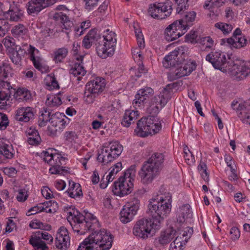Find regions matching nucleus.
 <instances>
[{
    "mask_svg": "<svg viewBox=\"0 0 250 250\" xmlns=\"http://www.w3.org/2000/svg\"><path fill=\"white\" fill-rule=\"evenodd\" d=\"M67 220L73 230L80 235L87 231H95L100 227L98 219L93 214L85 212L83 215L78 210L72 209L67 213Z\"/></svg>",
    "mask_w": 250,
    "mask_h": 250,
    "instance_id": "f257e3e1",
    "label": "nucleus"
},
{
    "mask_svg": "<svg viewBox=\"0 0 250 250\" xmlns=\"http://www.w3.org/2000/svg\"><path fill=\"white\" fill-rule=\"evenodd\" d=\"M112 243L111 235L106 230L95 231L80 244L77 250H109Z\"/></svg>",
    "mask_w": 250,
    "mask_h": 250,
    "instance_id": "f03ea898",
    "label": "nucleus"
},
{
    "mask_svg": "<svg viewBox=\"0 0 250 250\" xmlns=\"http://www.w3.org/2000/svg\"><path fill=\"white\" fill-rule=\"evenodd\" d=\"M171 196L169 194L157 199L152 198L149 201L148 208L152 215L151 219L153 221H159L160 227L164 218H166L171 211Z\"/></svg>",
    "mask_w": 250,
    "mask_h": 250,
    "instance_id": "7ed1b4c3",
    "label": "nucleus"
},
{
    "mask_svg": "<svg viewBox=\"0 0 250 250\" xmlns=\"http://www.w3.org/2000/svg\"><path fill=\"white\" fill-rule=\"evenodd\" d=\"M116 44V33L109 29L104 30L96 46L97 55L102 59L112 56L114 54Z\"/></svg>",
    "mask_w": 250,
    "mask_h": 250,
    "instance_id": "20e7f679",
    "label": "nucleus"
},
{
    "mask_svg": "<svg viewBox=\"0 0 250 250\" xmlns=\"http://www.w3.org/2000/svg\"><path fill=\"white\" fill-rule=\"evenodd\" d=\"M161 229L160 223L151 218H142L136 222L133 229V234L136 237L146 240Z\"/></svg>",
    "mask_w": 250,
    "mask_h": 250,
    "instance_id": "39448f33",
    "label": "nucleus"
},
{
    "mask_svg": "<svg viewBox=\"0 0 250 250\" xmlns=\"http://www.w3.org/2000/svg\"><path fill=\"white\" fill-rule=\"evenodd\" d=\"M135 175V167L131 166L125 172L124 176L120 177L118 181L114 183L113 189L114 194L123 197L129 194L133 188Z\"/></svg>",
    "mask_w": 250,
    "mask_h": 250,
    "instance_id": "423d86ee",
    "label": "nucleus"
},
{
    "mask_svg": "<svg viewBox=\"0 0 250 250\" xmlns=\"http://www.w3.org/2000/svg\"><path fill=\"white\" fill-rule=\"evenodd\" d=\"M135 131L137 136L146 137L153 135L160 132L162 125L161 121L156 117L150 116L147 118H142L137 123Z\"/></svg>",
    "mask_w": 250,
    "mask_h": 250,
    "instance_id": "0eeeda50",
    "label": "nucleus"
},
{
    "mask_svg": "<svg viewBox=\"0 0 250 250\" xmlns=\"http://www.w3.org/2000/svg\"><path fill=\"white\" fill-rule=\"evenodd\" d=\"M43 160L48 163L50 167L49 172L51 174L64 175L67 170L62 165L65 161V158L59 153L53 152L52 150L43 151L42 153Z\"/></svg>",
    "mask_w": 250,
    "mask_h": 250,
    "instance_id": "6e6552de",
    "label": "nucleus"
},
{
    "mask_svg": "<svg viewBox=\"0 0 250 250\" xmlns=\"http://www.w3.org/2000/svg\"><path fill=\"white\" fill-rule=\"evenodd\" d=\"M172 11L171 2L167 0L164 2H156L149 4L148 13L154 19L163 20L169 17Z\"/></svg>",
    "mask_w": 250,
    "mask_h": 250,
    "instance_id": "1a4fd4ad",
    "label": "nucleus"
},
{
    "mask_svg": "<svg viewBox=\"0 0 250 250\" xmlns=\"http://www.w3.org/2000/svg\"><path fill=\"white\" fill-rule=\"evenodd\" d=\"M140 207V201L133 198L128 201L123 206L120 213V219L124 223L132 221L137 214Z\"/></svg>",
    "mask_w": 250,
    "mask_h": 250,
    "instance_id": "9d476101",
    "label": "nucleus"
},
{
    "mask_svg": "<svg viewBox=\"0 0 250 250\" xmlns=\"http://www.w3.org/2000/svg\"><path fill=\"white\" fill-rule=\"evenodd\" d=\"M185 51V48L181 46L169 52L164 58L162 62L163 66L165 68H169L181 64L184 62L186 56Z\"/></svg>",
    "mask_w": 250,
    "mask_h": 250,
    "instance_id": "9b49d317",
    "label": "nucleus"
},
{
    "mask_svg": "<svg viewBox=\"0 0 250 250\" xmlns=\"http://www.w3.org/2000/svg\"><path fill=\"white\" fill-rule=\"evenodd\" d=\"M42 239L46 241L48 244H52L53 241V237L48 232L38 230L32 235L29 242L36 250H48V247Z\"/></svg>",
    "mask_w": 250,
    "mask_h": 250,
    "instance_id": "f8f14e48",
    "label": "nucleus"
},
{
    "mask_svg": "<svg viewBox=\"0 0 250 250\" xmlns=\"http://www.w3.org/2000/svg\"><path fill=\"white\" fill-rule=\"evenodd\" d=\"M230 75L238 79H243L250 74V61L237 60L229 68Z\"/></svg>",
    "mask_w": 250,
    "mask_h": 250,
    "instance_id": "ddd939ff",
    "label": "nucleus"
},
{
    "mask_svg": "<svg viewBox=\"0 0 250 250\" xmlns=\"http://www.w3.org/2000/svg\"><path fill=\"white\" fill-rule=\"evenodd\" d=\"M182 229V230H179V234L170 244L169 250H183L184 246L192 234L193 230L192 228L183 227Z\"/></svg>",
    "mask_w": 250,
    "mask_h": 250,
    "instance_id": "4468645a",
    "label": "nucleus"
},
{
    "mask_svg": "<svg viewBox=\"0 0 250 250\" xmlns=\"http://www.w3.org/2000/svg\"><path fill=\"white\" fill-rule=\"evenodd\" d=\"M206 60L210 62L215 69L221 70L229 71V68L231 66V64L228 65L226 54L221 51H215L208 54L206 56Z\"/></svg>",
    "mask_w": 250,
    "mask_h": 250,
    "instance_id": "2eb2a0df",
    "label": "nucleus"
},
{
    "mask_svg": "<svg viewBox=\"0 0 250 250\" xmlns=\"http://www.w3.org/2000/svg\"><path fill=\"white\" fill-rule=\"evenodd\" d=\"M175 70L168 74V78L170 81H173L185 76H188L195 69L196 63L194 62L188 61L187 62L174 66Z\"/></svg>",
    "mask_w": 250,
    "mask_h": 250,
    "instance_id": "dca6fc26",
    "label": "nucleus"
},
{
    "mask_svg": "<svg viewBox=\"0 0 250 250\" xmlns=\"http://www.w3.org/2000/svg\"><path fill=\"white\" fill-rule=\"evenodd\" d=\"M231 106L236 111L241 121L245 124L250 125V103L247 102H239L233 100Z\"/></svg>",
    "mask_w": 250,
    "mask_h": 250,
    "instance_id": "f3484780",
    "label": "nucleus"
},
{
    "mask_svg": "<svg viewBox=\"0 0 250 250\" xmlns=\"http://www.w3.org/2000/svg\"><path fill=\"white\" fill-rule=\"evenodd\" d=\"M13 4L10 5L9 10L7 11H4L3 7H1L0 15H2L7 20L11 21H18L21 20L23 17V11L20 8V5L18 4L21 3V0H14Z\"/></svg>",
    "mask_w": 250,
    "mask_h": 250,
    "instance_id": "a211bd4d",
    "label": "nucleus"
},
{
    "mask_svg": "<svg viewBox=\"0 0 250 250\" xmlns=\"http://www.w3.org/2000/svg\"><path fill=\"white\" fill-rule=\"evenodd\" d=\"M184 26L177 21H174L172 23L169 25L165 30V36L166 39L169 42L174 41L182 35L187 31Z\"/></svg>",
    "mask_w": 250,
    "mask_h": 250,
    "instance_id": "6ab92c4d",
    "label": "nucleus"
},
{
    "mask_svg": "<svg viewBox=\"0 0 250 250\" xmlns=\"http://www.w3.org/2000/svg\"><path fill=\"white\" fill-rule=\"evenodd\" d=\"M159 172L149 164L144 163L138 174L141 182L145 185H148L154 180L159 175Z\"/></svg>",
    "mask_w": 250,
    "mask_h": 250,
    "instance_id": "aec40b11",
    "label": "nucleus"
},
{
    "mask_svg": "<svg viewBox=\"0 0 250 250\" xmlns=\"http://www.w3.org/2000/svg\"><path fill=\"white\" fill-rule=\"evenodd\" d=\"M135 36L137 40V47H133L132 49V56L134 61L140 63L144 57L142 55L143 51L145 47V43L144 36L140 30H135Z\"/></svg>",
    "mask_w": 250,
    "mask_h": 250,
    "instance_id": "412c9836",
    "label": "nucleus"
},
{
    "mask_svg": "<svg viewBox=\"0 0 250 250\" xmlns=\"http://www.w3.org/2000/svg\"><path fill=\"white\" fill-rule=\"evenodd\" d=\"M58 208V204L56 202L46 201L30 208L26 212V215L30 216L41 212L53 213L56 212Z\"/></svg>",
    "mask_w": 250,
    "mask_h": 250,
    "instance_id": "4be33fe9",
    "label": "nucleus"
},
{
    "mask_svg": "<svg viewBox=\"0 0 250 250\" xmlns=\"http://www.w3.org/2000/svg\"><path fill=\"white\" fill-rule=\"evenodd\" d=\"M154 94L151 87H146L139 90L133 101V105L135 107H142L147 100Z\"/></svg>",
    "mask_w": 250,
    "mask_h": 250,
    "instance_id": "5701e85b",
    "label": "nucleus"
},
{
    "mask_svg": "<svg viewBox=\"0 0 250 250\" xmlns=\"http://www.w3.org/2000/svg\"><path fill=\"white\" fill-rule=\"evenodd\" d=\"M15 88L10 84V83L2 80H0V104L4 106L9 100L12 93L15 92Z\"/></svg>",
    "mask_w": 250,
    "mask_h": 250,
    "instance_id": "b1692460",
    "label": "nucleus"
},
{
    "mask_svg": "<svg viewBox=\"0 0 250 250\" xmlns=\"http://www.w3.org/2000/svg\"><path fill=\"white\" fill-rule=\"evenodd\" d=\"M122 168L121 162H118L111 167L109 169V172L106 176V178L104 179V176L102 178L100 183V188L102 189L105 188L109 182L114 179L116 174L122 170Z\"/></svg>",
    "mask_w": 250,
    "mask_h": 250,
    "instance_id": "393cba45",
    "label": "nucleus"
},
{
    "mask_svg": "<svg viewBox=\"0 0 250 250\" xmlns=\"http://www.w3.org/2000/svg\"><path fill=\"white\" fill-rule=\"evenodd\" d=\"M182 230L180 228H178L177 230L174 229L173 228L167 229L165 230L162 231L160 236L158 237L156 240L162 245H166L168 244L172 239L179 234V230Z\"/></svg>",
    "mask_w": 250,
    "mask_h": 250,
    "instance_id": "a878e982",
    "label": "nucleus"
},
{
    "mask_svg": "<svg viewBox=\"0 0 250 250\" xmlns=\"http://www.w3.org/2000/svg\"><path fill=\"white\" fill-rule=\"evenodd\" d=\"M34 116V109L31 107H22L18 108L16 112L15 118L17 121L28 122Z\"/></svg>",
    "mask_w": 250,
    "mask_h": 250,
    "instance_id": "bb28decb",
    "label": "nucleus"
},
{
    "mask_svg": "<svg viewBox=\"0 0 250 250\" xmlns=\"http://www.w3.org/2000/svg\"><path fill=\"white\" fill-rule=\"evenodd\" d=\"M67 118L63 113H56L51 117V125L54 127V131H60L63 130L66 124Z\"/></svg>",
    "mask_w": 250,
    "mask_h": 250,
    "instance_id": "cd10ccee",
    "label": "nucleus"
},
{
    "mask_svg": "<svg viewBox=\"0 0 250 250\" xmlns=\"http://www.w3.org/2000/svg\"><path fill=\"white\" fill-rule=\"evenodd\" d=\"M172 92V89L169 85H167L160 92L159 95L155 96L154 102L156 104V106L160 105L161 108L164 107L171 97Z\"/></svg>",
    "mask_w": 250,
    "mask_h": 250,
    "instance_id": "c85d7f7f",
    "label": "nucleus"
},
{
    "mask_svg": "<svg viewBox=\"0 0 250 250\" xmlns=\"http://www.w3.org/2000/svg\"><path fill=\"white\" fill-rule=\"evenodd\" d=\"M27 53L29 55L30 60L32 61L36 68L42 72H43L45 70V68L41 62L39 50L33 46L29 45L27 49Z\"/></svg>",
    "mask_w": 250,
    "mask_h": 250,
    "instance_id": "c756f323",
    "label": "nucleus"
},
{
    "mask_svg": "<svg viewBox=\"0 0 250 250\" xmlns=\"http://www.w3.org/2000/svg\"><path fill=\"white\" fill-rule=\"evenodd\" d=\"M164 160L165 156L163 153L155 152L145 163L149 164L150 166L160 172L163 167Z\"/></svg>",
    "mask_w": 250,
    "mask_h": 250,
    "instance_id": "7c9ffc66",
    "label": "nucleus"
},
{
    "mask_svg": "<svg viewBox=\"0 0 250 250\" xmlns=\"http://www.w3.org/2000/svg\"><path fill=\"white\" fill-rule=\"evenodd\" d=\"M105 85V80L104 78L97 77L87 83L86 87L94 93L98 94L103 91Z\"/></svg>",
    "mask_w": 250,
    "mask_h": 250,
    "instance_id": "2f4dec72",
    "label": "nucleus"
},
{
    "mask_svg": "<svg viewBox=\"0 0 250 250\" xmlns=\"http://www.w3.org/2000/svg\"><path fill=\"white\" fill-rule=\"evenodd\" d=\"M0 154L7 159H12L15 154V150L11 143L7 140L0 139Z\"/></svg>",
    "mask_w": 250,
    "mask_h": 250,
    "instance_id": "473e14b6",
    "label": "nucleus"
},
{
    "mask_svg": "<svg viewBox=\"0 0 250 250\" xmlns=\"http://www.w3.org/2000/svg\"><path fill=\"white\" fill-rule=\"evenodd\" d=\"M192 216L190 206L186 204L181 206L177 211L176 217L177 221L183 223Z\"/></svg>",
    "mask_w": 250,
    "mask_h": 250,
    "instance_id": "72a5a7b5",
    "label": "nucleus"
},
{
    "mask_svg": "<svg viewBox=\"0 0 250 250\" xmlns=\"http://www.w3.org/2000/svg\"><path fill=\"white\" fill-rule=\"evenodd\" d=\"M83 58V56L76 57V59L78 62H76L74 65L72 66L70 70V73L75 77H78V80H80L81 78L83 76L86 72L82 64Z\"/></svg>",
    "mask_w": 250,
    "mask_h": 250,
    "instance_id": "f704fd0d",
    "label": "nucleus"
},
{
    "mask_svg": "<svg viewBox=\"0 0 250 250\" xmlns=\"http://www.w3.org/2000/svg\"><path fill=\"white\" fill-rule=\"evenodd\" d=\"M66 192L70 197L74 199L82 197L83 195L80 184L73 181H69L68 188Z\"/></svg>",
    "mask_w": 250,
    "mask_h": 250,
    "instance_id": "c9c22d12",
    "label": "nucleus"
},
{
    "mask_svg": "<svg viewBox=\"0 0 250 250\" xmlns=\"http://www.w3.org/2000/svg\"><path fill=\"white\" fill-rule=\"evenodd\" d=\"M14 93L15 99L19 102L30 101L33 97L31 91L25 88H19Z\"/></svg>",
    "mask_w": 250,
    "mask_h": 250,
    "instance_id": "e433bc0d",
    "label": "nucleus"
},
{
    "mask_svg": "<svg viewBox=\"0 0 250 250\" xmlns=\"http://www.w3.org/2000/svg\"><path fill=\"white\" fill-rule=\"evenodd\" d=\"M26 133L27 136L28 143L32 146L39 145L41 142V138L37 130L30 127L26 130Z\"/></svg>",
    "mask_w": 250,
    "mask_h": 250,
    "instance_id": "4c0bfd02",
    "label": "nucleus"
},
{
    "mask_svg": "<svg viewBox=\"0 0 250 250\" xmlns=\"http://www.w3.org/2000/svg\"><path fill=\"white\" fill-rule=\"evenodd\" d=\"M139 116L138 111L126 110L125 111L122 124L125 127L129 126L132 123H133Z\"/></svg>",
    "mask_w": 250,
    "mask_h": 250,
    "instance_id": "58836bf2",
    "label": "nucleus"
},
{
    "mask_svg": "<svg viewBox=\"0 0 250 250\" xmlns=\"http://www.w3.org/2000/svg\"><path fill=\"white\" fill-rule=\"evenodd\" d=\"M196 14L194 11H191L187 13L185 16L181 19L177 21L180 22L181 26H184L183 28H185L186 31L189 27L192 25V23L195 20Z\"/></svg>",
    "mask_w": 250,
    "mask_h": 250,
    "instance_id": "ea45409f",
    "label": "nucleus"
},
{
    "mask_svg": "<svg viewBox=\"0 0 250 250\" xmlns=\"http://www.w3.org/2000/svg\"><path fill=\"white\" fill-rule=\"evenodd\" d=\"M109 151L107 147H103L98 152L97 160L104 165L112 161L114 159Z\"/></svg>",
    "mask_w": 250,
    "mask_h": 250,
    "instance_id": "a19ab883",
    "label": "nucleus"
},
{
    "mask_svg": "<svg viewBox=\"0 0 250 250\" xmlns=\"http://www.w3.org/2000/svg\"><path fill=\"white\" fill-rule=\"evenodd\" d=\"M227 42L231 47L240 48L246 45L247 40L243 36H233L232 38L227 39Z\"/></svg>",
    "mask_w": 250,
    "mask_h": 250,
    "instance_id": "79ce46f5",
    "label": "nucleus"
},
{
    "mask_svg": "<svg viewBox=\"0 0 250 250\" xmlns=\"http://www.w3.org/2000/svg\"><path fill=\"white\" fill-rule=\"evenodd\" d=\"M99 36V34L95 30H91L84 37L83 41V45L85 48H90L92 43L97 40Z\"/></svg>",
    "mask_w": 250,
    "mask_h": 250,
    "instance_id": "37998d69",
    "label": "nucleus"
},
{
    "mask_svg": "<svg viewBox=\"0 0 250 250\" xmlns=\"http://www.w3.org/2000/svg\"><path fill=\"white\" fill-rule=\"evenodd\" d=\"M107 147L108 148L109 152L112 155V157L114 159L118 157L123 150L122 145L117 141L111 142Z\"/></svg>",
    "mask_w": 250,
    "mask_h": 250,
    "instance_id": "c03bdc74",
    "label": "nucleus"
},
{
    "mask_svg": "<svg viewBox=\"0 0 250 250\" xmlns=\"http://www.w3.org/2000/svg\"><path fill=\"white\" fill-rule=\"evenodd\" d=\"M16 50H13L10 58L14 64L16 65L20 64L22 58L25 54L26 51L25 49L21 48L20 46H16Z\"/></svg>",
    "mask_w": 250,
    "mask_h": 250,
    "instance_id": "a18cd8bd",
    "label": "nucleus"
},
{
    "mask_svg": "<svg viewBox=\"0 0 250 250\" xmlns=\"http://www.w3.org/2000/svg\"><path fill=\"white\" fill-rule=\"evenodd\" d=\"M45 8L46 7L44 5H41L32 0L28 3L27 12L29 14H37Z\"/></svg>",
    "mask_w": 250,
    "mask_h": 250,
    "instance_id": "49530a36",
    "label": "nucleus"
},
{
    "mask_svg": "<svg viewBox=\"0 0 250 250\" xmlns=\"http://www.w3.org/2000/svg\"><path fill=\"white\" fill-rule=\"evenodd\" d=\"M45 104L50 107L58 106L62 104L61 98L59 95H48L45 101Z\"/></svg>",
    "mask_w": 250,
    "mask_h": 250,
    "instance_id": "de8ad7c7",
    "label": "nucleus"
},
{
    "mask_svg": "<svg viewBox=\"0 0 250 250\" xmlns=\"http://www.w3.org/2000/svg\"><path fill=\"white\" fill-rule=\"evenodd\" d=\"M214 27L216 29L221 31L224 35L229 34L233 29V26L231 24L222 22L216 23L214 24Z\"/></svg>",
    "mask_w": 250,
    "mask_h": 250,
    "instance_id": "09e8293b",
    "label": "nucleus"
},
{
    "mask_svg": "<svg viewBox=\"0 0 250 250\" xmlns=\"http://www.w3.org/2000/svg\"><path fill=\"white\" fill-rule=\"evenodd\" d=\"M68 53V50L65 48H59L53 52V60L56 62H61L65 58Z\"/></svg>",
    "mask_w": 250,
    "mask_h": 250,
    "instance_id": "8fccbe9b",
    "label": "nucleus"
},
{
    "mask_svg": "<svg viewBox=\"0 0 250 250\" xmlns=\"http://www.w3.org/2000/svg\"><path fill=\"white\" fill-rule=\"evenodd\" d=\"M207 166L206 164L201 161L197 167V169L202 179L206 182H208L209 173L207 172Z\"/></svg>",
    "mask_w": 250,
    "mask_h": 250,
    "instance_id": "3c124183",
    "label": "nucleus"
},
{
    "mask_svg": "<svg viewBox=\"0 0 250 250\" xmlns=\"http://www.w3.org/2000/svg\"><path fill=\"white\" fill-rule=\"evenodd\" d=\"M27 30L23 24H19L15 26L12 29L13 35L17 38H23L27 33Z\"/></svg>",
    "mask_w": 250,
    "mask_h": 250,
    "instance_id": "603ef678",
    "label": "nucleus"
},
{
    "mask_svg": "<svg viewBox=\"0 0 250 250\" xmlns=\"http://www.w3.org/2000/svg\"><path fill=\"white\" fill-rule=\"evenodd\" d=\"M184 158L185 162L189 166H192L195 163L194 156L187 146L184 147Z\"/></svg>",
    "mask_w": 250,
    "mask_h": 250,
    "instance_id": "864d4df0",
    "label": "nucleus"
},
{
    "mask_svg": "<svg viewBox=\"0 0 250 250\" xmlns=\"http://www.w3.org/2000/svg\"><path fill=\"white\" fill-rule=\"evenodd\" d=\"M70 239L55 238V246L57 248L61 250H66L70 246Z\"/></svg>",
    "mask_w": 250,
    "mask_h": 250,
    "instance_id": "5fc2aeb1",
    "label": "nucleus"
},
{
    "mask_svg": "<svg viewBox=\"0 0 250 250\" xmlns=\"http://www.w3.org/2000/svg\"><path fill=\"white\" fill-rule=\"evenodd\" d=\"M46 85L49 90L59 88V85L56 78L51 76H47L45 79Z\"/></svg>",
    "mask_w": 250,
    "mask_h": 250,
    "instance_id": "6e6d98bb",
    "label": "nucleus"
},
{
    "mask_svg": "<svg viewBox=\"0 0 250 250\" xmlns=\"http://www.w3.org/2000/svg\"><path fill=\"white\" fill-rule=\"evenodd\" d=\"M51 113L47 110H44L39 117V125L41 126H44L48 122H51L50 117Z\"/></svg>",
    "mask_w": 250,
    "mask_h": 250,
    "instance_id": "4d7b16f0",
    "label": "nucleus"
},
{
    "mask_svg": "<svg viewBox=\"0 0 250 250\" xmlns=\"http://www.w3.org/2000/svg\"><path fill=\"white\" fill-rule=\"evenodd\" d=\"M90 25V21L89 20L82 22L80 27L75 28L76 35L78 36L82 35L83 31L88 28Z\"/></svg>",
    "mask_w": 250,
    "mask_h": 250,
    "instance_id": "13d9d810",
    "label": "nucleus"
},
{
    "mask_svg": "<svg viewBox=\"0 0 250 250\" xmlns=\"http://www.w3.org/2000/svg\"><path fill=\"white\" fill-rule=\"evenodd\" d=\"M96 94V93H94L93 91L88 90V88L86 87L84 95V101L88 104L93 103Z\"/></svg>",
    "mask_w": 250,
    "mask_h": 250,
    "instance_id": "bf43d9fd",
    "label": "nucleus"
},
{
    "mask_svg": "<svg viewBox=\"0 0 250 250\" xmlns=\"http://www.w3.org/2000/svg\"><path fill=\"white\" fill-rule=\"evenodd\" d=\"M56 238L60 239L64 238L66 239L67 240L70 239L68 230L64 227H61L58 229L56 233Z\"/></svg>",
    "mask_w": 250,
    "mask_h": 250,
    "instance_id": "052dcab7",
    "label": "nucleus"
},
{
    "mask_svg": "<svg viewBox=\"0 0 250 250\" xmlns=\"http://www.w3.org/2000/svg\"><path fill=\"white\" fill-rule=\"evenodd\" d=\"M229 234L231 240L233 241H235L239 239L241 232L240 230L237 227H233L230 229Z\"/></svg>",
    "mask_w": 250,
    "mask_h": 250,
    "instance_id": "680f3d73",
    "label": "nucleus"
},
{
    "mask_svg": "<svg viewBox=\"0 0 250 250\" xmlns=\"http://www.w3.org/2000/svg\"><path fill=\"white\" fill-rule=\"evenodd\" d=\"M2 43L8 49H14L15 42L14 39L10 37L7 36L2 40Z\"/></svg>",
    "mask_w": 250,
    "mask_h": 250,
    "instance_id": "e2e57ef3",
    "label": "nucleus"
},
{
    "mask_svg": "<svg viewBox=\"0 0 250 250\" xmlns=\"http://www.w3.org/2000/svg\"><path fill=\"white\" fill-rule=\"evenodd\" d=\"M77 138V135L74 131H66L64 134V139L66 144L72 143Z\"/></svg>",
    "mask_w": 250,
    "mask_h": 250,
    "instance_id": "0e129e2a",
    "label": "nucleus"
},
{
    "mask_svg": "<svg viewBox=\"0 0 250 250\" xmlns=\"http://www.w3.org/2000/svg\"><path fill=\"white\" fill-rule=\"evenodd\" d=\"M42 195L46 199H51L55 197V194L48 187H43L41 189Z\"/></svg>",
    "mask_w": 250,
    "mask_h": 250,
    "instance_id": "69168bd1",
    "label": "nucleus"
},
{
    "mask_svg": "<svg viewBox=\"0 0 250 250\" xmlns=\"http://www.w3.org/2000/svg\"><path fill=\"white\" fill-rule=\"evenodd\" d=\"M8 125L9 120L7 115L0 113V129L1 130L5 129Z\"/></svg>",
    "mask_w": 250,
    "mask_h": 250,
    "instance_id": "338daca9",
    "label": "nucleus"
},
{
    "mask_svg": "<svg viewBox=\"0 0 250 250\" xmlns=\"http://www.w3.org/2000/svg\"><path fill=\"white\" fill-rule=\"evenodd\" d=\"M224 159L227 166L230 168V170L234 171L236 169V165L232 157L229 155H225Z\"/></svg>",
    "mask_w": 250,
    "mask_h": 250,
    "instance_id": "774afa93",
    "label": "nucleus"
}]
</instances>
